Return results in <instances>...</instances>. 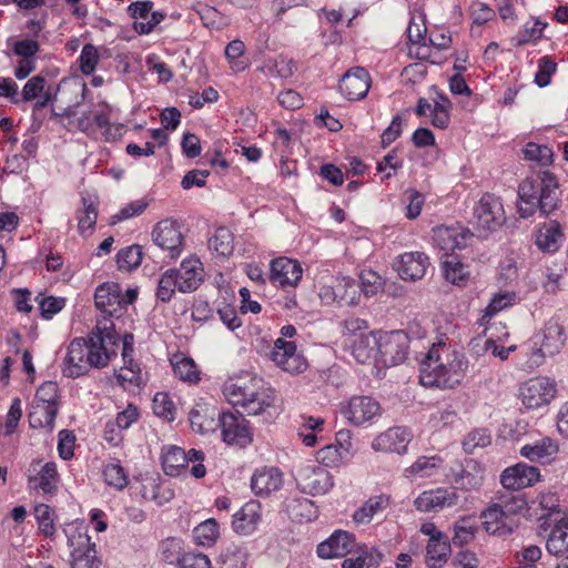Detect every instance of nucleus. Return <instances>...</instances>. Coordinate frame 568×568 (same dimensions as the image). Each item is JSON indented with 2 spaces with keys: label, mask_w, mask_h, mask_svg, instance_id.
I'll return each instance as SVG.
<instances>
[{
  "label": "nucleus",
  "mask_w": 568,
  "mask_h": 568,
  "mask_svg": "<svg viewBox=\"0 0 568 568\" xmlns=\"http://www.w3.org/2000/svg\"><path fill=\"white\" fill-rule=\"evenodd\" d=\"M558 394L557 383L546 376L529 378L519 386L518 397L527 409L548 406Z\"/></svg>",
  "instance_id": "0eeeda50"
},
{
  "label": "nucleus",
  "mask_w": 568,
  "mask_h": 568,
  "mask_svg": "<svg viewBox=\"0 0 568 568\" xmlns=\"http://www.w3.org/2000/svg\"><path fill=\"white\" fill-rule=\"evenodd\" d=\"M103 476L105 483L116 489H123L128 485V475L120 464H108L104 467Z\"/></svg>",
  "instance_id": "680f3d73"
},
{
  "label": "nucleus",
  "mask_w": 568,
  "mask_h": 568,
  "mask_svg": "<svg viewBox=\"0 0 568 568\" xmlns=\"http://www.w3.org/2000/svg\"><path fill=\"white\" fill-rule=\"evenodd\" d=\"M142 262V247L131 245L122 248L116 254V263L120 270L130 271L138 267Z\"/></svg>",
  "instance_id": "864d4df0"
},
{
  "label": "nucleus",
  "mask_w": 568,
  "mask_h": 568,
  "mask_svg": "<svg viewBox=\"0 0 568 568\" xmlns=\"http://www.w3.org/2000/svg\"><path fill=\"white\" fill-rule=\"evenodd\" d=\"M564 239L560 224L556 221H550L538 230L535 244L542 252L554 253L558 251Z\"/></svg>",
  "instance_id": "2f4dec72"
},
{
  "label": "nucleus",
  "mask_w": 568,
  "mask_h": 568,
  "mask_svg": "<svg viewBox=\"0 0 568 568\" xmlns=\"http://www.w3.org/2000/svg\"><path fill=\"white\" fill-rule=\"evenodd\" d=\"M219 415L220 412L215 407L205 403H196L189 414L191 427L200 434L215 432L219 428Z\"/></svg>",
  "instance_id": "cd10ccee"
},
{
  "label": "nucleus",
  "mask_w": 568,
  "mask_h": 568,
  "mask_svg": "<svg viewBox=\"0 0 568 568\" xmlns=\"http://www.w3.org/2000/svg\"><path fill=\"white\" fill-rule=\"evenodd\" d=\"M347 457L333 444L326 445L316 452V460L327 467H338Z\"/></svg>",
  "instance_id": "69168bd1"
},
{
  "label": "nucleus",
  "mask_w": 568,
  "mask_h": 568,
  "mask_svg": "<svg viewBox=\"0 0 568 568\" xmlns=\"http://www.w3.org/2000/svg\"><path fill=\"white\" fill-rule=\"evenodd\" d=\"M476 532V527L470 518H462L454 525L453 544L463 546L473 540Z\"/></svg>",
  "instance_id": "052dcab7"
},
{
  "label": "nucleus",
  "mask_w": 568,
  "mask_h": 568,
  "mask_svg": "<svg viewBox=\"0 0 568 568\" xmlns=\"http://www.w3.org/2000/svg\"><path fill=\"white\" fill-rule=\"evenodd\" d=\"M193 534L199 545L212 546L220 536L219 524L213 518L206 519L194 528Z\"/></svg>",
  "instance_id": "de8ad7c7"
},
{
  "label": "nucleus",
  "mask_w": 568,
  "mask_h": 568,
  "mask_svg": "<svg viewBox=\"0 0 568 568\" xmlns=\"http://www.w3.org/2000/svg\"><path fill=\"white\" fill-rule=\"evenodd\" d=\"M426 24L423 17H413L407 28V38L413 47L416 48L415 55L418 59H426L428 45L426 44Z\"/></svg>",
  "instance_id": "4c0bfd02"
},
{
  "label": "nucleus",
  "mask_w": 568,
  "mask_h": 568,
  "mask_svg": "<svg viewBox=\"0 0 568 568\" xmlns=\"http://www.w3.org/2000/svg\"><path fill=\"white\" fill-rule=\"evenodd\" d=\"M162 467L166 475L179 476L191 462H199L191 467V474L195 478H203L206 474L205 466L202 464L204 454L201 450L190 449L185 452L179 446H166L162 449Z\"/></svg>",
  "instance_id": "423d86ee"
},
{
  "label": "nucleus",
  "mask_w": 568,
  "mask_h": 568,
  "mask_svg": "<svg viewBox=\"0 0 568 568\" xmlns=\"http://www.w3.org/2000/svg\"><path fill=\"white\" fill-rule=\"evenodd\" d=\"M94 303L102 314L119 317L123 311L120 285L114 282H108L98 286L94 293Z\"/></svg>",
  "instance_id": "aec40b11"
},
{
  "label": "nucleus",
  "mask_w": 568,
  "mask_h": 568,
  "mask_svg": "<svg viewBox=\"0 0 568 568\" xmlns=\"http://www.w3.org/2000/svg\"><path fill=\"white\" fill-rule=\"evenodd\" d=\"M209 246L221 256H230L233 253V234L226 227H219L209 240Z\"/></svg>",
  "instance_id": "49530a36"
},
{
  "label": "nucleus",
  "mask_w": 568,
  "mask_h": 568,
  "mask_svg": "<svg viewBox=\"0 0 568 568\" xmlns=\"http://www.w3.org/2000/svg\"><path fill=\"white\" fill-rule=\"evenodd\" d=\"M245 52V44L241 40L231 41L225 48V57L230 67L235 72H242L247 68V62L244 61L243 54Z\"/></svg>",
  "instance_id": "603ef678"
},
{
  "label": "nucleus",
  "mask_w": 568,
  "mask_h": 568,
  "mask_svg": "<svg viewBox=\"0 0 568 568\" xmlns=\"http://www.w3.org/2000/svg\"><path fill=\"white\" fill-rule=\"evenodd\" d=\"M298 488L313 496L324 495L333 487L329 471L322 466L307 465L298 469L296 476Z\"/></svg>",
  "instance_id": "f8f14e48"
},
{
  "label": "nucleus",
  "mask_w": 568,
  "mask_h": 568,
  "mask_svg": "<svg viewBox=\"0 0 568 568\" xmlns=\"http://www.w3.org/2000/svg\"><path fill=\"white\" fill-rule=\"evenodd\" d=\"M63 532L67 537V544L71 550H77L92 544L83 521H71L65 524Z\"/></svg>",
  "instance_id": "c03bdc74"
},
{
  "label": "nucleus",
  "mask_w": 568,
  "mask_h": 568,
  "mask_svg": "<svg viewBox=\"0 0 568 568\" xmlns=\"http://www.w3.org/2000/svg\"><path fill=\"white\" fill-rule=\"evenodd\" d=\"M33 400L37 403H40V404H44V405L58 406V409H59L60 408V394H59L58 384L52 381L44 382L37 389Z\"/></svg>",
  "instance_id": "6e6d98bb"
},
{
  "label": "nucleus",
  "mask_w": 568,
  "mask_h": 568,
  "mask_svg": "<svg viewBox=\"0 0 568 568\" xmlns=\"http://www.w3.org/2000/svg\"><path fill=\"white\" fill-rule=\"evenodd\" d=\"M369 88V74L362 67L348 70L339 81V91L349 101H357L365 98Z\"/></svg>",
  "instance_id": "6ab92c4d"
},
{
  "label": "nucleus",
  "mask_w": 568,
  "mask_h": 568,
  "mask_svg": "<svg viewBox=\"0 0 568 568\" xmlns=\"http://www.w3.org/2000/svg\"><path fill=\"white\" fill-rule=\"evenodd\" d=\"M552 150L548 145L529 142L524 149V156L528 161L546 166L552 162Z\"/></svg>",
  "instance_id": "5fc2aeb1"
},
{
  "label": "nucleus",
  "mask_w": 568,
  "mask_h": 568,
  "mask_svg": "<svg viewBox=\"0 0 568 568\" xmlns=\"http://www.w3.org/2000/svg\"><path fill=\"white\" fill-rule=\"evenodd\" d=\"M286 510L288 516L296 521H311L317 517V507L306 497L291 499L286 505Z\"/></svg>",
  "instance_id": "ea45409f"
},
{
  "label": "nucleus",
  "mask_w": 568,
  "mask_h": 568,
  "mask_svg": "<svg viewBox=\"0 0 568 568\" xmlns=\"http://www.w3.org/2000/svg\"><path fill=\"white\" fill-rule=\"evenodd\" d=\"M78 231L81 235L92 232L98 220V204L91 197H82V207L77 211Z\"/></svg>",
  "instance_id": "37998d69"
},
{
  "label": "nucleus",
  "mask_w": 568,
  "mask_h": 568,
  "mask_svg": "<svg viewBox=\"0 0 568 568\" xmlns=\"http://www.w3.org/2000/svg\"><path fill=\"white\" fill-rule=\"evenodd\" d=\"M217 422L225 443L246 445L251 442V432L242 413H220Z\"/></svg>",
  "instance_id": "dca6fc26"
},
{
  "label": "nucleus",
  "mask_w": 568,
  "mask_h": 568,
  "mask_svg": "<svg viewBox=\"0 0 568 568\" xmlns=\"http://www.w3.org/2000/svg\"><path fill=\"white\" fill-rule=\"evenodd\" d=\"M153 412L156 416L171 422L175 418V405L169 394L156 393L153 398Z\"/></svg>",
  "instance_id": "13d9d810"
},
{
  "label": "nucleus",
  "mask_w": 568,
  "mask_h": 568,
  "mask_svg": "<svg viewBox=\"0 0 568 568\" xmlns=\"http://www.w3.org/2000/svg\"><path fill=\"white\" fill-rule=\"evenodd\" d=\"M59 475L54 463L44 464L37 475L29 476V487L42 494H53L57 490Z\"/></svg>",
  "instance_id": "72a5a7b5"
},
{
  "label": "nucleus",
  "mask_w": 568,
  "mask_h": 568,
  "mask_svg": "<svg viewBox=\"0 0 568 568\" xmlns=\"http://www.w3.org/2000/svg\"><path fill=\"white\" fill-rule=\"evenodd\" d=\"M459 496L456 488H436L423 491L416 499L417 510L424 513H438L458 504Z\"/></svg>",
  "instance_id": "4468645a"
},
{
  "label": "nucleus",
  "mask_w": 568,
  "mask_h": 568,
  "mask_svg": "<svg viewBox=\"0 0 568 568\" xmlns=\"http://www.w3.org/2000/svg\"><path fill=\"white\" fill-rule=\"evenodd\" d=\"M442 270L445 278L454 285L464 286L469 278L467 266L454 255L446 256L442 262Z\"/></svg>",
  "instance_id": "a19ab883"
},
{
  "label": "nucleus",
  "mask_w": 568,
  "mask_h": 568,
  "mask_svg": "<svg viewBox=\"0 0 568 568\" xmlns=\"http://www.w3.org/2000/svg\"><path fill=\"white\" fill-rule=\"evenodd\" d=\"M471 349L480 355L483 351H490L495 357H498L503 361L507 359L509 354L515 351V346L504 347L498 345L494 339H485L483 344V338L477 337L471 339L470 342Z\"/></svg>",
  "instance_id": "09e8293b"
},
{
  "label": "nucleus",
  "mask_w": 568,
  "mask_h": 568,
  "mask_svg": "<svg viewBox=\"0 0 568 568\" xmlns=\"http://www.w3.org/2000/svg\"><path fill=\"white\" fill-rule=\"evenodd\" d=\"M272 359L278 367L291 374L302 373L307 367L305 358L296 352L295 343L284 338L275 341Z\"/></svg>",
  "instance_id": "2eb2a0df"
},
{
  "label": "nucleus",
  "mask_w": 568,
  "mask_h": 568,
  "mask_svg": "<svg viewBox=\"0 0 568 568\" xmlns=\"http://www.w3.org/2000/svg\"><path fill=\"white\" fill-rule=\"evenodd\" d=\"M450 545L447 538L429 539L426 547V564L430 568H442L448 559Z\"/></svg>",
  "instance_id": "79ce46f5"
},
{
  "label": "nucleus",
  "mask_w": 568,
  "mask_h": 568,
  "mask_svg": "<svg viewBox=\"0 0 568 568\" xmlns=\"http://www.w3.org/2000/svg\"><path fill=\"white\" fill-rule=\"evenodd\" d=\"M100 559L97 556L95 544L71 550V568H99Z\"/></svg>",
  "instance_id": "a18cd8bd"
},
{
  "label": "nucleus",
  "mask_w": 568,
  "mask_h": 568,
  "mask_svg": "<svg viewBox=\"0 0 568 568\" xmlns=\"http://www.w3.org/2000/svg\"><path fill=\"white\" fill-rule=\"evenodd\" d=\"M318 296L323 304L332 305H356L359 301V286L354 278L341 277L332 284L323 285L320 288Z\"/></svg>",
  "instance_id": "1a4fd4ad"
},
{
  "label": "nucleus",
  "mask_w": 568,
  "mask_h": 568,
  "mask_svg": "<svg viewBox=\"0 0 568 568\" xmlns=\"http://www.w3.org/2000/svg\"><path fill=\"white\" fill-rule=\"evenodd\" d=\"M372 343L377 347V361L386 366L398 365L406 358V337L399 332L373 337Z\"/></svg>",
  "instance_id": "9b49d317"
},
{
  "label": "nucleus",
  "mask_w": 568,
  "mask_h": 568,
  "mask_svg": "<svg viewBox=\"0 0 568 568\" xmlns=\"http://www.w3.org/2000/svg\"><path fill=\"white\" fill-rule=\"evenodd\" d=\"M283 485V475L275 467L256 469L251 478V487L257 496H268Z\"/></svg>",
  "instance_id": "c85d7f7f"
},
{
  "label": "nucleus",
  "mask_w": 568,
  "mask_h": 568,
  "mask_svg": "<svg viewBox=\"0 0 568 568\" xmlns=\"http://www.w3.org/2000/svg\"><path fill=\"white\" fill-rule=\"evenodd\" d=\"M566 336L562 325L556 318L546 322L539 351L544 356H552L565 345Z\"/></svg>",
  "instance_id": "7c9ffc66"
},
{
  "label": "nucleus",
  "mask_w": 568,
  "mask_h": 568,
  "mask_svg": "<svg viewBox=\"0 0 568 568\" xmlns=\"http://www.w3.org/2000/svg\"><path fill=\"white\" fill-rule=\"evenodd\" d=\"M223 395L247 415L262 414L274 403V390L265 387L261 378L230 379L223 385Z\"/></svg>",
  "instance_id": "7ed1b4c3"
},
{
  "label": "nucleus",
  "mask_w": 568,
  "mask_h": 568,
  "mask_svg": "<svg viewBox=\"0 0 568 568\" xmlns=\"http://www.w3.org/2000/svg\"><path fill=\"white\" fill-rule=\"evenodd\" d=\"M355 547L356 541L351 532L337 530L317 546V555L321 558L344 557L353 551Z\"/></svg>",
  "instance_id": "a878e982"
},
{
  "label": "nucleus",
  "mask_w": 568,
  "mask_h": 568,
  "mask_svg": "<svg viewBox=\"0 0 568 568\" xmlns=\"http://www.w3.org/2000/svg\"><path fill=\"white\" fill-rule=\"evenodd\" d=\"M203 24L211 28H222L226 22L221 13L213 7L199 3L194 8Z\"/></svg>",
  "instance_id": "0e129e2a"
},
{
  "label": "nucleus",
  "mask_w": 568,
  "mask_h": 568,
  "mask_svg": "<svg viewBox=\"0 0 568 568\" xmlns=\"http://www.w3.org/2000/svg\"><path fill=\"white\" fill-rule=\"evenodd\" d=\"M179 280L173 274V270L165 271L158 282L156 298L162 303H168L172 300L175 290H179Z\"/></svg>",
  "instance_id": "8fccbe9b"
},
{
  "label": "nucleus",
  "mask_w": 568,
  "mask_h": 568,
  "mask_svg": "<svg viewBox=\"0 0 568 568\" xmlns=\"http://www.w3.org/2000/svg\"><path fill=\"white\" fill-rule=\"evenodd\" d=\"M261 518V504L256 500H250L233 515L232 528L239 535L250 536L257 529Z\"/></svg>",
  "instance_id": "b1692460"
},
{
  "label": "nucleus",
  "mask_w": 568,
  "mask_h": 568,
  "mask_svg": "<svg viewBox=\"0 0 568 568\" xmlns=\"http://www.w3.org/2000/svg\"><path fill=\"white\" fill-rule=\"evenodd\" d=\"M551 526L546 540V550L549 555L559 557L568 552V517L560 516L547 523Z\"/></svg>",
  "instance_id": "c756f323"
},
{
  "label": "nucleus",
  "mask_w": 568,
  "mask_h": 568,
  "mask_svg": "<svg viewBox=\"0 0 568 568\" xmlns=\"http://www.w3.org/2000/svg\"><path fill=\"white\" fill-rule=\"evenodd\" d=\"M471 236L473 234L462 225H442L433 230L434 245L446 252L465 247Z\"/></svg>",
  "instance_id": "412c9836"
},
{
  "label": "nucleus",
  "mask_w": 568,
  "mask_h": 568,
  "mask_svg": "<svg viewBox=\"0 0 568 568\" xmlns=\"http://www.w3.org/2000/svg\"><path fill=\"white\" fill-rule=\"evenodd\" d=\"M303 275V268L296 260L278 257L271 262L270 280L282 287L296 286Z\"/></svg>",
  "instance_id": "4be33fe9"
},
{
  "label": "nucleus",
  "mask_w": 568,
  "mask_h": 568,
  "mask_svg": "<svg viewBox=\"0 0 568 568\" xmlns=\"http://www.w3.org/2000/svg\"><path fill=\"white\" fill-rule=\"evenodd\" d=\"M34 516L40 531L48 538H52L55 534L54 511L44 504L34 507Z\"/></svg>",
  "instance_id": "3c124183"
},
{
  "label": "nucleus",
  "mask_w": 568,
  "mask_h": 568,
  "mask_svg": "<svg viewBox=\"0 0 568 568\" xmlns=\"http://www.w3.org/2000/svg\"><path fill=\"white\" fill-rule=\"evenodd\" d=\"M558 444L550 437H542L531 444H526L520 448V455L530 462H540L549 459L557 454Z\"/></svg>",
  "instance_id": "c9c22d12"
},
{
  "label": "nucleus",
  "mask_w": 568,
  "mask_h": 568,
  "mask_svg": "<svg viewBox=\"0 0 568 568\" xmlns=\"http://www.w3.org/2000/svg\"><path fill=\"white\" fill-rule=\"evenodd\" d=\"M443 464L442 457L438 455L433 456H420L415 463L405 469L406 477H430L435 475Z\"/></svg>",
  "instance_id": "58836bf2"
},
{
  "label": "nucleus",
  "mask_w": 568,
  "mask_h": 568,
  "mask_svg": "<svg viewBox=\"0 0 568 568\" xmlns=\"http://www.w3.org/2000/svg\"><path fill=\"white\" fill-rule=\"evenodd\" d=\"M527 501L521 495L499 494L496 501L480 514L484 529L490 535H510L519 524L518 515L526 508Z\"/></svg>",
  "instance_id": "20e7f679"
},
{
  "label": "nucleus",
  "mask_w": 568,
  "mask_h": 568,
  "mask_svg": "<svg viewBox=\"0 0 568 568\" xmlns=\"http://www.w3.org/2000/svg\"><path fill=\"white\" fill-rule=\"evenodd\" d=\"M174 375L184 382L194 383L199 379V372L191 358H182L173 363Z\"/></svg>",
  "instance_id": "774afa93"
},
{
  "label": "nucleus",
  "mask_w": 568,
  "mask_h": 568,
  "mask_svg": "<svg viewBox=\"0 0 568 568\" xmlns=\"http://www.w3.org/2000/svg\"><path fill=\"white\" fill-rule=\"evenodd\" d=\"M374 336H361L354 343L353 355L359 363H366L371 359H377V347L372 343Z\"/></svg>",
  "instance_id": "bf43d9fd"
},
{
  "label": "nucleus",
  "mask_w": 568,
  "mask_h": 568,
  "mask_svg": "<svg viewBox=\"0 0 568 568\" xmlns=\"http://www.w3.org/2000/svg\"><path fill=\"white\" fill-rule=\"evenodd\" d=\"M179 280V291L189 293L195 291L204 278L202 263L197 258H185L179 268H172Z\"/></svg>",
  "instance_id": "393cba45"
},
{
  "label": "nucleus",
  "mask_w": 568,
  "mask_h": 568,
  "mask_svg": "<svg viewBox=\"0 0 568 568\" xmlns=\"http://www.w3.org/2000/svg\"><path fill=\"white\" fill-rule=\"evenodd\" d=\"M485 469L475 459H466L460 469L453 474L456 488L471 491L478 490L484 484Z\"/></svg>",
  "instance_id": "bb28decb"
},
{
  "label": "nucleus",
  "mask_w": 568,
  "mask_h": 568,
  "mask_svg": "<svg viewBox=\"0 0 568 568\" xmlns=\"http://www.w3.org/2000/svg\"><path fill=\"white\" fill-rule=\"evenodd\" d=\"M539 480V468L525 463L507 467L500 475V484L508 490L524 489L534 486Z\"/></svg>",
  "instance_id": "f3484780"
},
{
  "label": "nucleus",
  "mask_w": 568,
  "mask_h": 568,
  "mask_svg": "<svg viewBox=\"0 0 568 568\" xmlns=\"http://www.w3.org/2000/svg\"><path fill=\"white\" fill-rule=\"evenodd\" d=\"M429 266L428 257L422 252H407L395 262V268L404 281L415 282L424 277Z\"/></svg>",
  "instance_id": "5701e85b"
},
{
  "label": "nucleus",
  "mask_w": 568,
  "mask_h": 568,
  "mask_svg": "<svg viewBox=\"0 0 568 568\" xmlns=\"http://www.w3.org/2000/svg\"><path fill=\"white\" fill-rule=\"evenodd\" d=\"M468 362L465 356L445 343H436L420 362L419 381L425 387L453 389L465 376Z\"/></svg>",
  "instance_id": "f257e3e1"
},
{
  "label": "nucleus",
  "mask_w": 568,
  "mask_h": 568,
  "mask_svg": "<svg viewBox=\"0 0 568 568\" xmlns=\"http://www.w3.org/2000/svg\"><path fill=\"white\" fill-rule=\"evenodd\" d=\"M491 437L487 429H475L470 432L463 440V448L471 454L476 448H484L490 445Z\"/></svg>",
  "instance_id": "e2e57ef3"
},
{
  "label": "nucleus",
  "mask_w": 568,
  "mask_h": 568,
  "mask_svg": "<svg viewBox=\"0 0 568 568\" xmlns=\"http://www.w3.org/2000/svg\"><path fill=\"white\" fill-rule=\"evenodd\" d=\"M390 505V496L382 494L369 497L353 515L356 524H369L375 516L383 514Z\"/></svg>",
  "instance_id": "473e14b6"
},
{
  "label": "nucleus",
  "mask_w": 568,
  "mask_h": 568,
  "mask_svg": "<svg viewBox=\"0 0 568 568\" xmlns=\"http://www.w3.org/2000/svg\"><path fill=\"white\" fill-rule=\"evenodd\" d=\"M518 213L523 219L537 211L545 216L558 209L560 192L557 178L549 171H540L527 176L518 187Z\"/></svg>",
  "instance_id": "f03ea898"
},
{
  "label": "nucleus",
  "mask_w": 568,
  "mask_h": 568,
  "mask_svg": "<svg viewBox=\"0 0 568 568\" xmlns=\"http://www.w3.org/2000/svg\"><path fill=\"white\" fill-rule=\"evenodd\" d=\"M381 412L379 403L371 396H353L341 407L343 417L354 426L371 423Z\"/></svg>",
  "instance_id": "9d476101"
},
{
  "label": "nucleus",
  "mask_w": 568,
  "mask_h": 568,
  "mask_svg": "<svg viewBox=\"0 0 568 568\" xmlns=\"http://www.w3.org/2000/svg\"><path fill=\"white\" fill-rule=\"evenodd\" d=\"M111 317L112 316L103 314V317L97 321V325L89 336V339L101 349H109V345H115L119 341Z\"/></svg>",
  "instance_id": "e433bc0d"
},
{
  "label": "nucleus",
  "mask_w": 568,
  "mask_h": 568,
  "mask_svg": "<svg viewBox=\"0 0 568 568\" xmlns=\"http://www.w3.org/2000/svg\"><path fill=\"white\" fill-rule=\"evenodd\" d=\"M58 412V406L44 405L33 400L28 415L30 427L45 428L51 433L54 428V419Z\"/></svg>",
  "instance_id": "f704fd0d"
},
{
  "label": "nucleus",
  "mask_w": 568,
  "mask_h": 568,
  "mask_svg": "<svg viewBox=\"0 0 568 568\" xmlns=\"http://www.w3.org/2000/svg\"><path fill=\"white\" fill-rule=\"evenodd\" d=\"M111 359L109 349H101L89 338H74L67 348L62 362V374L69 378L85 375L91 368L105 367Z\"/></svg>",
  "instance_id": "39448f33"
},
{
  "label": "nucleus",
  "mask_w": 568,
  "mask_h": 568,
  "mask_svg": "<svg viewBox=\"0 0 568 568\" xmlns=\"http://www.w3.org/2000/svg\"><path fill=\"white\" fill-rule=\"evenodd\" d=\"M506 222L504 204L499 196L485 193L474 207V223L483 236L498 231Z\"/></svg>",
  "instance_id": "6e6552de"
},
{
  "label": "nucleus",
  "mask_w": 568,
  "mask_h": 568,
  "mask_svg": "<svg viewBox=\"0 0 568 568\" xmlns=\"http://www.w3.org/2000/svg\"><path fill=\"white\" fill-rule=\"evenodd\" d=\"M557 70V63L548 55L538 61V71L535 75V83L539 88L547 87L551 81V75Z\"/></svg>",
  "instance_id": "338daca9"
},
{
  "label": "nucleus",
  "mask_w": 568,
  "mask_h": 568,
  "mask_svg": "<svg viewBox=\"0 0 568 568\" xmlns=\"http://www.w3.org/2000/svg\"><path fill=\"white\" fill-rule=\"evenodd\" d=\"M152 239L160 248L169 252L171 258L180 256L183 235L176 221L171 219L160 221L153 229Z\"/></svg>",
  "instance_id": "ddd939ff"
},
{
  "label": "nucleus",
  "mask_w": 568,
  "mask_h": 568,
  "mask_svg": "<svg viewBox=\"0 0 568 568\" xmlns=\"http://www.w3.org/2000/svg\"><path fill=\"white\" fill-rule=\"evenodd\" d=\"M412 438V432L407 427L395 426L376 436L372 448L376 452L405 454Z\"/></svg>",
  "instance_id": "a211bd4d"
},
{
  "label": "nucleus",
  "mask_w": 568,
  "mask_h": 568,
  "mask_svg": "<svg viewBox=\"0 0 568 568\" xmlns=\"http://www.w3.org/2000/svg\"><path fill=\"white\" fill-rule=\"evenodd\" d=\"M546 24L539 20H535L532 23L527 22L524 26L523 31L511 39V42L516 47L525 45L529 42H535L542 37V30Z\"/></svg>",
  "instance_id": "4d7b16f0"
}]
</instances>
